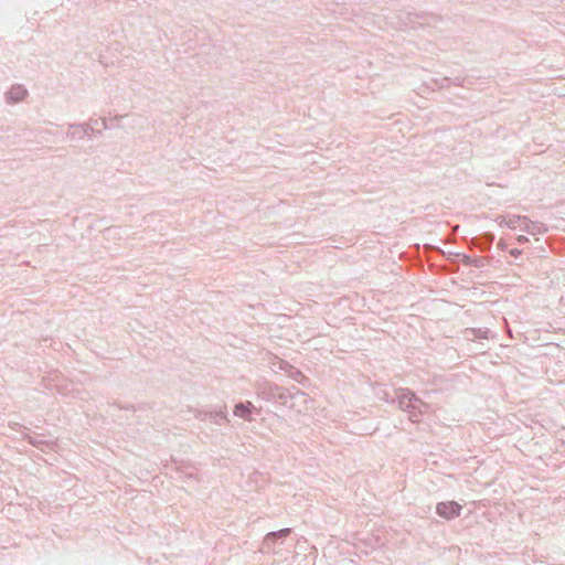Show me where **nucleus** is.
<instances>
[{"label":"nucleus","mask_w":565,"mask_h":565,"mask_svg":"<svg viewBox=\"0 0 565 565\" xmlns=\"http://www.w3.org/2000/svg\"><path fill=\"white\" fill-rule=\"evenodd\" d=\"M25 90L21 87L14 88L9 93V97L14 100H20L24 97Z\"/></svg>","instance_id":"f03ea898"},{"label":"nucleus","mask_w":565,"mask_h":565,"mask_svg":"<svg viewBox=\"0 0 565 565\" xmlns=\"http://www.w3.org/2000/svg\"><path fill=\"white\" fill-rule=\"evenodd\" d=\"M234 413L237 416L244 417L245 414L249 413V408L246 405L239 404L235 407Z\"/></svg>","instance_id":"7ed1b4c3"},{"label":"nucleus","mask_w":565,"mask_h":565,"mask_svg":"<svg viewBox=\"0 0 565 565\" xmlns=\"http://www.w3.org/2000/svg\"><path fill=\"white\" fill-rule=\"evenodd\" d=\"M290 530L289 529H284V530H280L279 532H273V533H269L267 536H266V540H269V539H275L277 535L278 536H287L289 534Z\"/></svg>","instance_id":"20e7f679"},{"label":"nucleus","mask_w":565,"mask_h":565,"mask_svg":"<svg viewBox=\"0 0 565 565\" xmlns=\"http://www.w3.org/2000/svg\"><path fill=\"white\" fill-rule=\"evenodd\" d=\"M462 507L455 501L440 502L436 507L439 516L450 520L460 515Z\"/></svg>","instance_id":"f257e3e1"}]
</instances>
